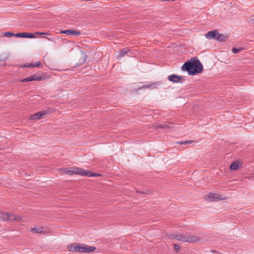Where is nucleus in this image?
<instances>
[{"instance_id":"1","label":"nucleus","mask_w":254,"mask_h":254,"mask_svg":"<svg viewBox=\"0 0 254 254\" xmlns=\"http://www.w3.org/2000/svg\"><path fill=\"white\" fill-rule=\"evenodd\" d=\"M182 69L187 71L189 75H193L202 71L203 65L197 58H192L184 63Z\"/></svg>"},{"instance_id":"2","label":"nucleus","mask_w":254,"mask_h":254,"mask_svg":"<svg viewBox=\"0 0 254 254\" xmlns=\"http://www.w3.org/2000/svg\"><path fill=\"white\" fill-rule=\"evenodd\" d=\"M67 249L72 253H89L94 251L96 247L82 244L73 243L67 245Z\"/></svg>"},{"instance_id":"3","label":"nucleus","mask_w":254,"mask_h":254,"mask_svg":"<svg viewBox=\"0 0 254 254\" xmlns=\"http://www.w3.org/2000/svg\"><path fill=\"white\" fill-rule=\"evenodd\" d=\"M175 239L178 241L187 243H195L200 241L199 238L193 235L179 234L175 236Z\"/></svg>"},{"instance_id":"4","label":"nucleus","mask_w":254,"mask_h":254,"mask_svg":"<svg viewBox=\"0 0 254 254\" xmlns=\"http://www.w3.org/2000/svg\"><path fill=\"white\" fill-rule=\"evenodd\" d=\"M21 219V218L19 216L11 213H4L0 211V220L1 221H20Z\"/></svg>"},{"instance_id":"5","label":"nucleus","mask_w":254,"mask_h":254,"mask_svg":"<svg viewBox=\"0 0 254 254\" xmlns=\"http://www.w3.org/2000/svg\"><path fill=\"white\" fill-rule=\"evenodd\" d=\"M3 35L7 37H12L15 36L16 37H20L24 38H35V36L31 33L24 32L17 34H13V33L7 32L3 33Z\"/></svg>"},{"instance_id":"6","label":"nucleus","mask_w":254,"mask_h":254,"mask_svg":"<svg viewBox=\"0 0 254 254\" xmlns=\"http://www.w3.org/2000/svg\"><path fill=\"white\" fill-rule=\"evenodd\" d=\"M83 171L84 169L78 167H72L66 168L63 171L64 173L66 175H71L74 174H77L82 176H83Z\"/></svg>"},{"instance_id":"7","label":"nucleus","mask_w":254,"mask_h":254,"mask_svg":"<svg viewBox=\"0 0 254 254\" xmlns=\"http://www.w3.org/2000/svg\"><path fill=\"white\" fill-rule=\"evenodd\" d=\"M225 199V196H221L216 192H210L205 197V199L209 201H217Z\"/></svg>"},{"instance_id":"8","label":"nucleus","mask_w":254,"mask_h":254,"mask_svg":"<svg viewBox=\"0 0 254 254\" xmlns=\"http://www.w3.org/2000/svg\"><path fill=\"white\" fill-rule=\"evenodd\" d=\"M46 114L45 111H42L34 114L30 116L29 120L34 122L41 119Z\"/></svg>"},{"instance_id":"9","label":"nucleus","mask_w":254,"mask_h":254,"mask_svg":"<svg viewBox=\"0 0 254 254\" xmlns=\"http://www.w3.org/2000/svg\"><path fill=\"white\" fill-rule=\"evenodd\" d=\"M168 79L169 81L175 83H182L184 81V78L182 76L175 74L169 75Z\"/></svg>"},{"instance_id":"10","label":"nucleus","mask_w":254,"mask_h":254,"mask_svg":"<svg viewBox=\"0 0 254 254\" xmlns=\"http://www.w3.org/2000/svg\"><path fill=\"white\" fill-rule=\"evenodd\" d=\"M218 33L217 30L210 31L205 34V36L208 39H214L216 40Z\"/></svg>"},{"instance_id":"11","label":"nucleus","mask_w":254,"mask_h":254,"mask_svg":"<svg viewBox=\"0 0 254 254\" xmlns=\"http://www.w3.org/2000/svg\"><path fill=\"white\" fill-rule=\"evenodd\" d=\"M43 79V78L42 76H36V75H33L29 76L27 78L22 79L21 81V82H28L32 81L34 80L37 81H41Z\"/></svg>"},{"instance_id":"12","label":"nucleus","mask_w":254,"mask_h":254,"mask_svg":"<svg viewBox=\"0 0 254 254\" xmlns=\"http://www.w3.org/2000/svg\"><path fill=\"white\" fill-rule=\"evenodd\" d=\"M242 166V163L239 161H236L233 162L230 166V170L235 171Z\"/></svg>"},{"instance_id":"13","label":"nucleus","mask_w":254,"mask_h":254,"mask_svg":"<svg viewBox=\"0 0 254 254\" xmlns=\"http://www.w3.org/2000/svg\"><path fill=\"white\" fill-rule=\"evenodd\" d=\"M60 33L65 34L67 35H79L80 34V32L78 30H73L69 29L67 30H61Z\"/></svg>"},{"instance_id":"14","label":"nucleus","mask_w":254,"mask_h":254,"mask_svg":"<svg viewBox=\"0 0 254 254\" xmlns=\"http://www.w3.org/2000/svg\"><path fill=\"white\" fill-rule=\"evenodd\" d=\"M41 63L40 61H37L36 63H31V64H25L21 66L22 67H39L41 66Z\"/></svg>"},{"instance_id":"15","label":"nucleus","mask_w":254,"mask_h":254,"mask_svg":"<svg viewBox=\"0 0 254 254\" xmlns=\"http://www.w3.org/2000/svg\"><path fill=\"white\" fill-rule=\"evenodd\" d=\"M32 232L37 234H46V231L43 227H36L31 230Z\"/></svg>"},{"instance_id":"16","label":"nucleus","mask_w":254,"mask_h":254,"mask_svg":"<svg viewBox=\"0 0 254 254\" xmlns=\"http://www.w3.org/2000/svg\"><path fill=\"white\" fill-rule=\"evenodd\" d=\"M228 38V36L227 35L220 34L219 32L217 34V38L216 40L220 42L225 41Z\"/></svg>"},{"instance_id":"17","label":"nucleus","mask_w":254,"mask_h":254,"mask_svg":"<svg viewBox=\"0 0 254 254\" xmlns=\"http://www.w3.org/2000/svg\"><path fill=\"white\" fill-rule=\"evenodd\" d=\"M101 176L100 174H97L96 173H92L89 171L85 170L84 169L83 171V176H87V177H97Z\"/></svg>"},{"instance_id":"18","label":"nucleus","mask_w":254,"mask_h":254,"mask_svg":"<svg viewBox=\"0 0 254 254\" xmlns=\"http://www.w3.org/2000/svg\"><path fill=\"white\" fill-rule=\"evenodd\" d=\"M128 51H122L119 52L118 55V59H120Z\"/></svg>"},{"instance_id":"19","label":"nucleus","mask_w":254,"mask_h":254,"mask_svg":"<svg viewBox=\"0 0 254 254\" xmlns=\"http://www.w3.org/2000/svg\"><path fill=\"white\" fill-rule=\"evenodd\" d=\"M157 86V83H152V84H147L146 85H144V88H150V87H156Z\"/></svg>"},{"instance_id":"20","label":"nucleus","mask_w":254,"mask_h":254,"mask_svg":"<svg viewBox=\"0 0 254 254\" xmlns=\"http://www.w3.org/2000/svg\"><path fill=\"white\" fill-rule=\"evenodd\" d=\"M174 249L176 251H177V252H179L180 251V250H181V247L180 246L178 245V244H174Z\"/></svg>"},{"instance_id":"21","label":"nucleus","mask_w":254,"mask_h":254,"mask_svg":"<svg viewBox=\"0 0 254 254\" xmlns=\"http://www.w3.org/2000/svg\"><path fill=\"white\" fill-rule=\"evenodd\" d=\"M35 35H51V34L49 33H44V32H36L35 33Z\"/></svg>"},{"instance_id":"22","label":"nucleus","mask_w":254,"mask_h":254,"mask_svg":"<svg viewBox=\"0 0 254 254\" xmlns=\"http://www.w3.org/2000/svg\"><path fill=\"white\" fill-rule=\"evenodd\" d=\"M193 141H192V140H188V141H184V142H178V143H179V144H188V143H190L192 142Z\"/></svg>"},{"instance_id":"23","label":"nucleus","mask_w":254,"mask_h":254,"mask_svg":"<svg viewBox=\"0 0 254 254\" xmlns=\"http://www.w3.org/2000/svg\"><path fill=\"white\" fill-rule=\"evenodd\" d=\"M232 51H233V52L234 54H235V53H238V52H239V51H240V50H239V49H236V48H233V49H232Z\"/></svg>"},{"instance_id":"24","label":"nucleus","mask_w":254,"mask_h":254,"mask_svg":"<svg viewBox=\"0 0 254 254\" xmlns=\"http://www.w3.org/2000/svg\"><path fill=\"white\" fill-rule=\"evenodd\" d=\"M160 127L162 128H169V127L168 126H167V125H164L162 126H160Z\"/></svg>"},{"instance_id":"25","label":"nucleus","mask_w":254,"mask_h":254,"mask_svg":"<svg viewBox=\"0 0 254 254\" xmlns=\"http://www.w3.org/2000/svg\"><path fill=\"white\" fill-rule=\"evenodd\" d=\"M46 38H47V39H48V40H50L49 38H47V37H46Z\"/></svg>"},{"instance_id":"26","label":"nucleus","mask_w":254,"mask_h":254,"mask_svg":"<svg viewBox=\"0 0 254 254\" xmlns=\"http://www.w3.org/2000/svg\"><path fill=\"white\" fill-rule=\"evenodd\" d=\"M253 20V21H254V19Z\"/></svg>"}]
</instances>
